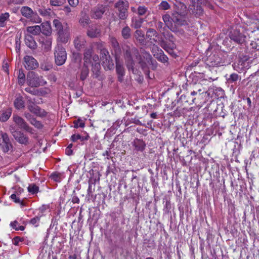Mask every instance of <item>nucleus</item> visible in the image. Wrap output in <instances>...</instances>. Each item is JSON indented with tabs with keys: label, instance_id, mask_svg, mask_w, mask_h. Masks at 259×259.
Listing matches in <instances>:
<instances>
[{
	"label": "nucleus",
	"instance_id": "473e14b6",
	"mask_svg": "<svg viewBox=\"0 0 259 259\" xmlns=\"http://www.w3.org/2000/svg\"><path fill=\"white\" fill-rule=\"evenodd\" d=\"M42 216V214L38 215L35 217L34 218L31 219L30 221V224L34 226L35 227L38 226L40 218Z\"/></svg>",
	"mask_w": 259,
	"mask_h": 259
},
{
	"label": "nucleus",
	"instance_id": "39448f33",
	"mask_svg": "<svg viewBox=\"0 0 259 259\" xmlns=\"http://www.w3.org/2000/svg\"><path fill=\"white\" fill-rule=\"evenodd\" d=\"M20 12L22 16L34 23H39L41 22V19L28 7H22Z\"/></svg>",
	"mask_w": 259,
	"mask_h": 259
},
{
	"label": "nucleus",
	"instance_id": "338daca9",
	"mask_svg": "<svg viewBox=\"0 0 259 259\" xmlns=\"http://www.w3.org/2000/svg\"><path fill=\"white\" fill-rule=\"evenodd\" d=\"M131 10L133 12H136V9L135 7H132L131 8Z\"/></svg>",
	"mask_w": 259,
	"mask_h": 259
},
{
	"label": "nucleus",
	"instance_id": "7c9ffc66",
	"mask_svg": "<svg viewBox=\"0 0 259 259\" xmlns=\"http://www.w3.org/2000/svg\"><path fill=\"white\" fill-rule=\"evenodd\" d=\"M18 82L20 84L22 85L25 81V75L22 70H19L18 71Z\"/></svg>",
	"mask_w": 259,
	"mask_h": 259
},
{
	"label": "nucleus",
	"instance_id": "dca6fc26",
	"mask_svg": "<svg viewBox=\"0 0 259 259\" xmlns=\"http://www.w3.org/2000/svg\"><path fill=\"white\" fill-rule=\"evenodd\" d=\"M85 44V40L84 38L81 36L76 37L74 40V47L78 50H80L83 48Z\"/></svg>",
	"mask_w": 259,
	"mask_h": 259
},
{
	"label": "nucleus",
	"instance_id": "09e8293b",
	"mask_svg": "<svg viewBox=\"0 0 259 259\" xmlns=\"http://www.w3.org/2000/svg\"><path fill=\"white\" fill-rule=\"evenodd\" d=\"M9 65L7 62H4L3 65V69L7 73L9 74Z\"/></svg>",
	"mask_w": 259,
	"mask_h": 259
},
{
	"label": "nucleus",
	"instance_id": "2f4dec72",
	"mask_svg": "<svg viewBox=\"0 0 259 259\" xmlns=\"http://www.w3.org/2000/svg\"><path fill=\"white\" fill-rule=\"evenodd\" d=\"M122 35L125 39H127L131 36V29L126 26L124 27L121 31Z\"/></svg>",
	"mask_w": 259,
	"mask_h": 259
},
{
	"label": "nucleus",
	"instance_id": "b1692460",
	"mask_svg": "<svg viewBox=\"0 0 259 259\" xmlns=\"http://www.w3.org/2000/svg\"><path fill=\"white\" fill-rule=\"evenodd\" d=\"M25 41L26 45L30 49H34L36 48V43L31 36H26Z\"/></svg>",
	"mask_w": 259,
	"mask_h": 259
},
{
	"label": "nucleus",
	"instance_id": "bf43d9fd",
	"mask_svg": "<svg viewBox=\"0 0 259 259\" xmlns=\"http://www.w3.org/2000/svg\"><path fill=\"white\" fill-rule=\"evenodd\" d=\"M102 52L105 56L106 60H107L108 59H107V56L108 55V52L106 50H102Z\"/></svg>",
	"mask_w": 259,
	"mask_h": 259
},
{
	"label": "nucleus",
	"instance_id": "58836bf2",
	"mask_svg": "<svg viewBox=\"0 0 259 259\" xmlns=\"http://www.w3.org/2000/svg\"><path fill=\"white\" fill-rule=\"evenodd\" d=\"M89 136L87 135L85 138L81 137L79 135H73L71 136V140L73 142L76 141L77 140H80L83 141L84 140H88Z\"/></svg>",
	"mask_w": 259,
	"mask_h": 259
},
{
	"label": "nucleus",
	"instance_id": "4d7b16f0",
	"mask_svg": "<svg viewBox=\"0 0 259 259\" xmlns=\"http://www.w3.org/2000/svg\"><path fill=\"white\" fill-rule=\"evenodd\" d=\"M66 154L68 155H70L72 153V150L70 147H67L65 150Z\"/></svg>",
	"mask_w": 259,
	"mask_h": 259
},
{
	"label": "nucleus",
	"instance_id": "f8f14e48",
	"mask_svg": "<svg viewBox=\"0 0 259 259\" xmlns=\"http://www.w3.org/2000/svg\"><path fill=\"white\" fill-rule=\"evenodd\" d=\"M230 37L232 40H233L238 44L243 43L245 38V36L241 34L237 30H234L231 31L230 34Z\"/></svg>",
	"mask_w": 259,
	"mask_h": 259
},
{
	"label": "nucleus",
	"instance_id": "13d9d810",
	"mask_svg": "<svg viewBox=\"0 0 259 259\" xmlns=\"http://www.w3.org/2000/svg\"><path fill=\"white\" fill-rule=\"evenodd\" d=\"M63 10L67 14H68L69 13H70L71 12V9L68 6L64 7V8H63Z\"/></svg>",
	"mask_w": 259,
	"mask_h": 259
},
{
	"label": "nucleus",
	"instance_id": "2eb2a0df",
	"mask_svg": "<svg viewBox=\"0 0 259 259\" xmlns=\"http://www.w3.org/2000/svg\"><path fill=\"white\" fill-rule=\"evenodd\" d=\"M12 134L16 140L19 143L26 144L28 142V138L23 133L18 131H14L12 132Z\"/></svg>",
	"mask_w": 259,
	"mask_h": 259
},
{
	"label": "nucleus",
	"instance_id": "9d476101",
	"mask_svg": "<svg viewBox=\"0 0 259 259\" xmlns=\"http://www.w3.org/2000/svg\"><path fill=\"white\" fill-rule=\"evenodd\" d=\"M13 120L20 128L32 133V129L28 125L27 123L21 117L17 115H14Z\"/></svg>",
	"mask_w": 259,
	"mask_h": 259
},
{
	"label": "nucleus",
	"instance_id": "0e129e2a",
	"mask_svg": "<svg viewBox=\"0 0 259 259\" xmlns=\"http://www.w3.org/2000/svg\"><path fill=\"white\" fill-rule=\"evenodd\" d=\"M162 22H158V23H157V26H158V28H161V27H162Z\"/></svg>",
	"mask_w": 259,
	"mask_h": 259
},
{
	"label": "nucleus",
	"instance_id": "f257e3e1",
	"mask_svg": "<svg viewBox=\"0 0 259 259\" xmlns=\"http://www.w3.org/2000/svg\"><path fill=\"white\" fill-rule=\"evenodd\" d=\"M92 54V49L85 50L84 55V64L80 74V78L82 80H84L89 74V66H92L93 72L97 74L100 69L98 56Z\"/></svg>",
	"mask_w": 259,
	"mask_h": 259
},
{
	"label": "nucleus",
	"instance_id": "0eeeda50",
	"mask_svg": "<svg viewBox=\"0 0 259 259\" xmlns=\"http://www.w3.org/2000/svg\"><path fill=\"white\" fill-rule=\"evenodd\" d=\"M0 146L4 152H8L12 148L10 139L6 133H1L0 134Z\"/></svg>",
	"mask_w": 259,
	"mask_h": 259
},
{
	"label": "nucleus",
	"instance_id": "412c9836",
	"mask_svg": "<svg viewBox=\"0 0 259 259\" xmlns=\"http://www.w3.org/2000/svg\"><path fill=\"white\" fill-rule=\"evenodd\" d=\"M15 107L17 109H21L25 107V102L22 96H18L14 102Z\"/></svg>",
	"mask_w": 259,
	"mask_h": 259
},
{
	"label": "nucleus",
	"instance_id": "423d86ee",
	"mask_svg": "<svg viewBox=\"0 0 259 259\" xmlns=\"http://www.w3.org/2000/svg\"><path fill=\"white\" fill-rule=\"evenodd\" d=\"M128 2L126 0H119L115 4V7L118 11V16L120 19L124 20L128 16Z\"/></svg>",
	"mask_w": 259,
	"mask_h": 259
},
{
	"label": "nucleus",
	"instance_id": "aec40b11",
	"mask_svg": "<svg viewBox=\"0 0 259 259\" xmlns=\"http://www.w3.org/2000/svg\"><path fill=\"white\" fill-rule=\"evenodd\" d=\"M133 146L136 151L142 152L144 150L146 145L142 140L136 139L133 142Z\"/></svg>",
	"mask_w": 259,
	"mask_h": 259
},
{
	"label": "nucleus",
	"instance_id": "6e6552de",
	"mask_svg": "<svg viewBox=\"0 0 259 259\" xmlns=\"http://www.w3.org/2000/svg\"><path fill=\"white\" fill-rule=\"evenodd\" d=\"M24 65L27 70L35 69L38 66V63L33 57L27 55L24 58Z\"/></svg>",
	"mask_w": 259,
	"mask_h": 259
},
{
	"label": "nucleus",
	"instance_id": "bb28decb",
	"mask_svg": "<svg viewBox=\"0 0 259 259\" xmlns=\"http://www.w3.org/2000/svg\"><path fill=\"white\" fill-rule=\"evenodd\" d=\"M10 17L9 13L2 14L0 16V27H4L6 25V21L8 20Z\"/></svg>",
	"mask_w": 259,
	"mask_h": 259
},
{
	"label": "nucleus",
	"instance_id": "3c124183",
	"mask_svg": "<svg viewBox=\"0 0 259 259\" xmlns=\"http://www.w3.org/2000/svg\"><path fill=\"white\" fill-rule=\"evenodd\" d=\"M18 223L17 221H14L10 223V226L14 229L16 230H18Z\"/></svg>",
	"mask_w": 259,
	"mask_h": 259
},
{
	"label": "nucleus",
	"instance_id": "f704fd0d",
	"mask_svg": "<svg viewBox=\"0 0 259 259\" xmlns=\"http://www.w3.org/2000/svg\"><path fill=\"white\" fill-rule=\"evenodd\" d=\"M162 18H163V20L166 26L168 28L171 29L170 27L171 26V18H170V16L168 14H165L163 16Z\"/></svg>",
	"mask_w": 259,
	"mask_h": 259
},
{
	"label": "nucleus",
	"instance_id": "6e6d98bb",
	"mask_svg": "<svg viewBox=\"0 0 259 259\" xmlns=\"http://www.w3.org/2000/svg\"><path fill=\"white\" fill-rule=\"evenodd\" d=\"M22 241L21 239L19 237H15L14 239V244L16 245H18L19 244V242Z\"/></svg>",
	"mask_w": 259,
	"mask_h": 259
},
{
	"label": "nucleus",
	"instance_id": "4be33fe9",
	"mask_svg": "<svg viewBox=\"0 0 259 259\" xmlns=\"http://www.w3.org/2000/svg\"><path fill=\"white\" fill-rule=\"evenodd\" d=\"M116 60V70L117 74L118 75V79L120 81H121L122 80V77L124 75V69L123 67L119 64L117 58Z\"/></svg>",
	"mask_w": 259,
	"mask_h": 259
},
{
	"label": "nucleus",
	"instance_id": "4468645a",
	"mask_svg": "<svg viewBox=\"0 0 259 259\" xmlns=\"http://www.w3.org/2000/svg\"><path fill=\"white\" fill-rule=\"evenodd\" d=\"M29 110L38 116H44L46 114V112L42 109H40L38 106L34 104H30L28 106Z\"/></svg>",
	"mask_w": 259,
	"mask_h": 259
},
{
	"label": "nucleus",
	"instance_id": "cd10ccee",
	"mask_svg": "<svg viewBox=\"0 0 259 259\" xmlns=\"http://www.w3.org/2000/svg\"><path fill=\"white\" fill-rule=\"evenodd\" d=\"M99 33L100 30L96 27H92L88 31V35L91 37H97Z\"/></svg>",
	"mask_w": 259,
	"mask_h": 259
},
{
	"label": "nucleus",
	"instance_id": "49530a36",
	"mask_svg": "<svg viewBox=\"0 0 259 259\" xmlns=\"http://www.w3.org/2000/svg\"><path fill=\"white\" fill-rule=\"evenodd\" d=\"M238 79V75L236 73H233L230 75V78H229V81H231L232 82L235 81L237 80Z\"/></svg>",
	"mask_w": 259,
	"mask_h": 259
},
{
	"label": "nucleus",
	"instance_id": "a18cd8bd",
	"mask_svg": "<svg viewBox=\"0 0 259 259\" xmlns=\"http://www.w3.org/2000/svg\"><path fill=\"white\" fill-rule=\"evenodd\" d=\"M147 11V9L144 6H140L138 9V13L139 15H143Z\"/></svg>",
	"mask_w": 259,
	"mask_h": 259
},
{
	"label": "nucleus",
	"instance_id": "a19ab883",
	"mask_svg": "<svg viewBox=\"0 0 259 259\" xmlns=\"http://www.w3.org/2000/svg\"><path fill=\"white\" fill-rule=\"evenodd\" d=\"M110 41L113 47L115 49L116 51L117 49H118L119 48V45L118 42H117V40L116 39L113 37H111L110 38Z\"/></svg>",
	"mask_w": 259,
	"mask_h": 259
},
{
	"label": "nucleus",
	"instance_id": "6ab92c4d",
	"mask_svg": "<svg viewBox=\"0 0 259 259\" xmlns=\"http://www.w3.org/2000/svg\"><path fill=\"white\" fill-rule=\"evenodd\" d=\"M26 118L27 120L30 122L31 124L34 125L35 127L37 128H41L42 126L41 123L36 120L35 118L32 117V116L29 113H25V114Z\"/></svg>",
	"mask_w": 259,
	"mask_h": 259
},
{
	"label": "nucleus",
	"instance_id": "ddd939ff",
	"mask_svg": "<svg viewBox=\"0 0 259 259\" xmlns=\"http://www.w3.org/2000/svg\"><path fill=\"white\" fill-rule=\"evenodd\" d=\"M207 63L212 67H217L222 65L221 58L218 55L214 54L210 56L207 59Z\"/></svg>",
	"mask_w": 259,
	"mask_h": 259
},
{
	"label": "nucleus",
	"instance_id": "f03ea898",
	"mask_svg": "<svg viewBox=\"0 0 259 259\" xmlns=\"http://www.w3.org/2000/svg\"><path fill=\"white\" fill-rule=\"evenodd\" d=\"M131 53L134 55V57H136V60L138 61L139 63L141 64L143 68H144L147 64H150L151 63L152 57L149 53L146 52L143 53V55L144 59L142 60L140 56L139 57H138L136 49H132V52L127 51L125 55L126 66L128 69L132 70L133 72H134L133 68L134 63L133 62V57H132Z\"/></svg>",
	"mask_w": 259,
	"mask_h": 259
},
{
	"label": "nucleus",
	"instance_id": "79ce46f5",
	"mask_svg": "<svg viewBox=\"0 0 259 259\" xmlns=\"http://www.w3.org/2000/svg\"><path fill=\"white\" fill-rule=\"evenodd\" d=\"M74 127L75 128L83 127L84 126V122L81 119H78L74 122Z\"/></svg>",
	"mask_w": 259,
	"mask_h": 259
},
{
	"label": "nucleus",
	"instance_id": "e433bc0d",
	"mask_svg": "<svg viewBox=\"0 0 259 259\" xmlns=\"http://www.w3.org/2000/svg\"><path fill=\"white\" fill-rule=\"evenodd\" d=\"M66 3V0H50V3L53 6H61Z\"/></svg>",
	"mask_w": 259,
	"mask_h": 259
},
{
	"label": "nucleus",
	"instance_id": "c9c22d12",
	"mask_svg": "<svg viewBox=\"0 0 259 259\" xmlns=\"http://www.w3.org/2000/svg\"><path fill=\"white\" fill-rule=\"evenodd\" d=\"M143 21V19L141 18L133 19L132 20V25L135 28H138L141 26Z\"/></svg>",
	"mask_w": 259,
	"mask_h": 259
},
{
	"label": "nucleus",
	"instance_id": "c85d7f7f",
	"mask_svg": "<svg viewBox=\"0 0 259 259\" xmlns=\"http://www.w3.org/2000/svg\"><path fill=\"white\" fill-rule=\"evenodd\" d=\"M135 36L140 43H143L144 41V34L140 30H137L135 33Z\"/></svg>",
	"mask_w": 259,
	"mask_h": 259
},
{
	"label": "nucleus",
	"instance_id": "de8ad7c7",
	"mask_svg": "<svg viewBox=\"0 0 259 259\" xmlns=\"http://www.w3.org/2000/svg\"><path fill=\"white\" fill-rule=\"evenodd\" d=\"M51 178L54 181L56 182H60L61 179L60 178L59 175L58 174H53L51 175Z\"/></svg>",
	"mask_w": 259,
	"mask_h": 259
},
{
	"label": "nucleus",
	"instance_id": "1a4fd4ad",
	"mask_svg": "<svg viewBox=\"0 0 259 259\" xmlns=\"http://www.w3.org/2000/svg\"><path fill=\"white\" fill-rule=\"evenodd\" d=\"M152 53L154 56L159 61L165 63L168 61V58L163 53V52L156 46H153L152 48Z\"/></svg>",
	"mask_w": 259,
	"mask_h": 259
},
{
	"label": "nucleus",
	"instance_id": "69168bd1",
	"mask_svg": "<svg viewBox=\"0 0 259 259\" xmlns=\"http://www.w3.org/2000/svg\"><path fill=\"white\" fill-rule=\"evenodd\" d=\"M46 209V206H42L40 208V210L42 212L43 211L45 210V209Z\"/></svg>",
	"mask_w": 259,
	"mask_h": 259
},
{
	"label": "nucleus",
	"instance_id": "a878e982",
	"mask_svg": "<svg viewBox=\"0 0 259 259\" xmlns=\"http://www.w3.org/2000/svg\"><path fill=\"white\" fill-rule=\"evenodd\" d=\"M12 114V110L8 109L4 111L0 116V120L2 122L7 121Z\"/></svg>",
	"mask_w": 259,
	"mask_h": 259
},
{
	"label": "nucleus",
	"instance_id": "5fc2aeb1",
	"mask_svg": "<svg viewBox=\"0 0 259 259\" xmlns=\"http://www.w3.org/2000/svg\"><path fill=\"white\" fill-rule=\"evenodd\" d=\"M15 50L17 53H19L20 51V43L18 41L16 42Z\"/></svg>",
	"mask_w": 259,
	"mask_h": 259
},
{
	"label": "nucleus",
	"instance_id": "680f3d73",
	"mask_svg": "<svg viewBox=\"0 0 259 259\" xmlns=\"http://www.w3.org/2000/svg\"><path fill=\"white\" fill-rule=\"evenodd\" d=\"M18 230L23 231L24 230V227L23 226H19V228H18Z\"/></svg>",
	"mask_w": 259,
	"mask_h": 259
},
{
	"label": "nucleus",
	"instance_id": "ea45409f",
	"mask_svg": "<svg viewBox=\"0 0 259 259\" xmlns=\"http://www.w3.org/2000/svg\"><path fill=\"white\" fill-rule=\"evenodd\" d=\"M239 65L240 66V68L241 70H246L249 68V62L247 61H240L239 63Z\"/></svg>",
	"mask_w": 259,
	"mask_h": 259
},
{
	"label": "nucleus",
	"instance_id": "5701e85b",
	"mask_svg": "<svg viewBox=\"0 0 259 259\" xmlns=\"http://www.w3.org/2000/svg\"><path fill=\"white\" fill-rule=\"evenodd\" d=\"M27 31L32 35H36L41 32V27L39 25L29 26L27 27Z\"/></svg>",
	"mask_w": 259,
	"mask_h": 259
},
{
	"label": "nucleus",
	"instance_id": "4c0bfd02",
	"mask_svg": "<svg viewBox=\"0 0 259 259\" xmlns=\"http://www.w3.org/2000/svg\"><path fill=\"white\" fill-rule=\"evenodd\" d=\"M40 15L45 17H48L51 15V11L50 9H40L38 10Z\"/></svg>",
	"mask_w": 259,
	"mask_h": 259
},
{
	"label": "nucleus",
	"instance_id": "37998d69",
	"mask_svg": "<svg viewBox=\"0 0 259 259\" xmlns=\"http://www.w3.org/2000/svg\"><path fill=\"white\" fill-rule=\"evenodd\" d=\"M159 8L161 10H168L169 8V5L166 1H162L159 5Z\"/></svg>",
	"mask_w": 259,
	"mask_h": 259
},
{
	"label": "nucleus",
	"instance_id": "8fccbe9b",
	"mask_svg": "<svg viewBox=\"0 0 259 259\" xmlns=\"http://www.w3.org/2000/svg\"><path fill=\"white\" fill-rule=\"evenodd\" d=\"M69 4L71 6L75 7L78 4V0H68Z\"/></svg>",
	"mask_w": 259,
	"mask_h": 259
},
{
	"label": "nucleus",
	"instance_id": "9b49d317",
	"mask_svg": "<svg viewBox=\"0 0 259 259\" xmlns=\"http://www.w3.org/2000/svg\"><path fill=\"white\" fill-rule=\"evenodd\" d=\"M59 40L63 43L68 41L70 37L69 29L67 25H65L64 29L58 32Z\"/></svg>",
	"mask_w": 259,
	"mask_h": 259
},
{
	"label": "nucleus",
	"instance_id": "72a5a7b5",
	"mask_svg": "<svg viewBox=\"0 0 259 259\" xmlns=\"http://www.w3.org/2000/svg\"><path fill=\"white\" fill-rule=\"evenodd\" d=\"M53 25L56 28V30L58 31V32L60 31L61 30L64 29L65 26H63L61 23L60 22V20L58 19H54L53 20Z\"/></svg>",
	"mask_w": 259,
	"mask_h": 259
},
{
	"label": "nucleus",
	"instance_id": "603ef678",
	"mask_svg": "<svg viewBox=\"0 0 259 259\" xmlns=\"http://www.w3.org/2000/svg\"><path fill=\"white\" fill-rule=\"evenodd\" d=\"M11 198L12 200H13L15 202L19 203L20 202V200L19 198L17 197L16 194H13L11 195Z\"/></svg>",
	"mask_w": 259,
	"mask_h": 259
},
{
	"label": "nucleus",
	"instance_id": "7ed1b4c3",
	"mask_svg": "<svg viewBox=\"0 0 259 259\" xmlns=\"http://www.w3.org/2000/svg\"><path fill=\"white\" fill-rule=\"evenodd\" d=\"M54 57L55 63L57 65H63L67 59V53L65 49L62 46L58 45L54 50Z\"/></svg>",
	"mask_w": 259,
	"mask_h": 259
},
{
	"label": "nucleus",
	"instance_id": "774afa93",
	"mask_svg": "<svg viewBox=\"0 0 259 259\" xmlns=\"http://www.w3.org/2000/svg\"><path fill=\"white\" fill-rule=\"evenodd\" d=\"M25 91H26V92H31V91H30V88H26V89H25Z\"/></svg>",
	"mask_w": 259,
	"mask_h": 259
},
{
	"label": "nucleus",
	"instance_id": "20e7f679",
	"mask_svg": "<svg viewBox=\"0 0 259 259\" xmlns=\"http://www.w3.org/2000/svg\"><path fill=\"white\" fill-rule=\"evenodd\" d=\"M27 82L32 87H38L46 83L41 76H39L34 72H29L27 76Z\"/></svg>",
	"mask_w": 259,
	"mask_h": 259
},
{
	"label": "nucleus",
	"instance_id": "e2e57ef3",
	"mask_svg": "<svg viewBox=\"0 0 259 259\" xmlns=\"http://www.w3.org/2000/svg\"><path fill=\"white\" fill-rule=\"evenodd\" d=\"M47 43L48 46V49H49L51 45V42L50 40H47Z\"/></svg>",
	"mask_w": 259,
	"mask_h": 259
},
{
	"label": "nucleus",
	"instance_id": "c03bdc74",
	"mask_svg": "<svg viewBox=\"0 0 259 259\" xmlns=\"http://www.w3.org/2000/svg\"><path fill=\"white\" fill-rule=\"evenodd\" d=\"M89 18L88 17H83L79 20V22L83 27L87 26L89 22Z\"/></svg>",
	"mask_w": 259,
	"mask_h": 259
},
{
	"label": "nucleus",
	"instance_id": "f3484780",
	"mask_svg": "<svg viewBox=\"0 0 259 259\" xmlns=\"http://www.w3.org/2000/svg\"><path fill=\"white\" fill-rule=\"evenodd\" d=\"M105 8L103 6L96 8L93 10L92 16L94 18H100L105 12Z\"/></svg>",
	"mask_w": 259,
	"mask_h": 259
},
{
	"label": "nucleus",
	"instance_id": "a211bd4d",
	"mask_svg": "<svg viewBox=\"0 0 259 259\" xmlns=\"http://www.w3.org/2000/svg\"><path fill=\"white\" fill-rule=\"evenodd\" d=\"M41 27V32L46 35L51 34L52 32V29L50 23L47 21L41 23L40 26Z\"/></svg>",
	"mask_w": 259,
	"mask_h": 259
},
{
	"label": "nucleus",
	"instance_id": "052dcab7",
	"mask_svg": "<svg viewBox=\"0 0 259 259\" xmlns=\"http://www.w3.org/2000/svg\"><path fill=\"white\" fill-rule=\"evenodd\" d=\"M150 116L152 118H156L157 115H156V114L155 113H152L150 114Z\"/></svg>",
	"mask_w": 259,
	"mask_h": 259
},
{
	"label": "nucleus",
	"instance_id": "c756f323",
	"mask_svg": "<svg viewBox=\"0 0 259 259\" xmlns=\"http://www.w3.org/2000/svg\"><path fill=\"white\" fill-rule=\"evenodd\" d=\"M28 191L32 194L37 193L39 191V187L35 184H30L27 188Z\"/></svg>",
	"mask_w": 259,
	"mask_h": 259
},
{
	"label": "nucleus",
	"instance_id": "393cba45",
	"mask_svg": "<svg viewBox=\"0 0 259 259\" xmlns=\"http://www.w3.org/2000/svg\"><path fill=\"white\" fill-rule=\"evenodd\" d=\"M156 31L153 29H149L147 31L146 36L150 38V40H153L154 42H158V37L156 35ZM153 42L152 41H151Z\"/></svg>",
	"mask_w": 259,
	"mask_h": 259
},
{
	"label": "nucleus",
	"instance_id": "864d4df0",
	"mask_svg": "<svg viewBox=\"0 0 259 259\" xmlns=\"http://www.w3.org/2000/svg\"><path fill=\"white\" fill-rule=\"evenodd\" d=\"M73 57L75 58L76 61L80 62L81 60V55L78 53H74L73 54Z\"/></svg>",
	"mask_w": 259,
	"mask_h": 259
}]
</instances>
